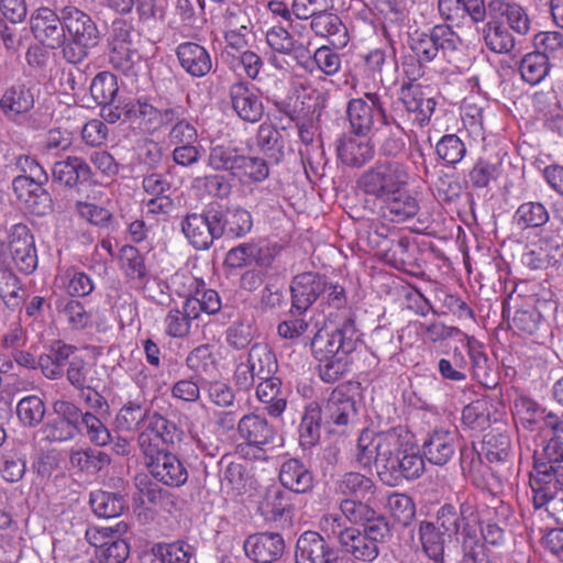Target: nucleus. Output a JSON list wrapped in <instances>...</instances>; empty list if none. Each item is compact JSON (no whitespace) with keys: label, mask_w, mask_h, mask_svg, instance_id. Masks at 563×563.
<instances>
[{"label":"nucleus","mask_w":563,"mask_h":563,"mask_svg":"<svg viewBox=\"0 0 563 563\" xmlns=\"http://www.w3.org/2000/svg\"><path fill=\"white\" fill-rule=\"evenodd\" d=\"M563 256V246L553 238H541L531 243L522 254V263L530 269H547Z\"/></svg>","instance_id":"obj_22"},{"label":"nucleus","mask_w":563,"mask_h":563,"mask_svg":"<svg viewBox=\"0 0 563 563\" xmlns=\"http://www.w3.org/2000/svg\"><path fill=\"white\" fill-rule=\"evenodd\" d=\"M148 410L144 402L140 400H129L118 411L115 416V426L123 431H133L147 419Z\"/></svg>","instance_id":"obj_60"},{"label":"nucleus","mask_w":563,"mask_h":563,"mask_svg":"<svg viewBox=\"0 0 563 563\" xmlns=\"http://www.w3.org/2000/svg\"><path fill=\"white\" fill-rule=\"evenodd\" d=\"M455 437L445 429H434L422 444L424 459L433 465L448 464L455 454Z\"/></svg>","instance_id":"obj_25"},{"label":"nucleus","mask_w":563,"mask_h":563,"mask_svg":"<svg viewBox=\"0 0 563 563\" xmlns=\"http://www.w3.org/2000/svg\"><path fill=\"white\" fill-rule=\"evenodd\" d=\"M242 150L230 144H213L209 150L208 166L216 172H228L233 175Z\"/></svg>","instance_id":"obj_49"},{"label":"nucleus","mask_w":563,"mask_h":563,"mask_svg":"<svg viewBox=\"0 0 563 563\" xmlns=\"http://www.w3.org/2000/svg\"><path fill=\"white\" fill-rule=\"evenodd\" d=\"M71 467L85 472H99L111 462L110 456L93 449H79L71 451L69 456Z\"/></svg>","instance_id":"obj_56"},{"label":"nucleus","mask_w":563,"mask_h":563,"mask_svg":"<svg viewBox=\"0 0 563 563\" xmlns=\"http://www.w3.org/2000/svg\"><path fill=\"white\" fill-rule=\"evenodd\" d=\"M179 429L158 412H153L146 419L144 430L137 437L143 455H152L162 451L161 444H174L179 437Z\"/></svg>","instance_id":"obj_11"},{"label":"nucleus","mask_w":563,"mask_h":563,"mask_svg":"<svg viewBox=\"0 0 563 563\" xmlns=\"http://www.w3.org/2000/svg\"><path fill=\"white\" fill-rule=\"evenodd\" d=\"M90 505L98 517L114 518L122 515L125 500L120 494L96 490L90 494Z\"/></svg>","instance_id":"obj_55"},{"label":"nucleus","mask_w":563,"mask_h":563,"mask_svg":"<svg viewBox=\"0 0 563 563\" xmlns=\"http://www.w3.org/2000/svg\"><path fill=\"white\" fill-rule=\"evenodd\" d=\"M62 31L68 35H93L96 25L89 15L76 8H67L64 11L60 25Z\"/></svg>","instance_id":"obj_63"},{"label":"nucleus","mask_w":563,"mask_h":563,"mask_svg":"<svg viewBox=\"0 0 563 563\" xmlns=\"http://www.w3.org/2000/svg\"><path fill=\"white\" fill-rule=\"evenodd\" d=\"M9 249L16 268L25 274H32L38 264L34 236L26 224L12 225L9 234Z\"/></svg>","instance_id":"obj_13"},{"label":"nucleus","mask_w":563,"mask_h":563,"mask_svg":"<svg viewBox=\"0 0 563 563\" xmlns=\"http://www.w3.org/2000/svg\"><path fill=\"white\" fill-rule=\"evenodd\" d=\"M358 336L353 319L346 318L333 331L320 329L310 340V349L316 360H322L339 352H354Z\"/></svg>","instance_id":"obj_7"},{"label":"nucleus","mask_w":563,"mask_h":563,"mask_svg":"<svg viewBox=\"0 0 563 563\" xmlns=\"http://www.w3.org/2000/svg\"><path fill=\"white\" fill-rule=\"evenodd\" d=\"M47 181L19 175L12 180V189L18 201L33 214H45L49 209L51 198L44 186Z\"/></svg>","instance_id":"obj_15"},{"label":"nucleus","mask_w":563,"mask_h":563,"mask_svg":"<svg viewBox=\"0 0 563 563\" xmlns=\"http://www.w3.org/2000/svg\"><path fill=\"white\" fill-rule=\"evenodd\" d=\"M46 412L45 402L36 395H29L20 399L16 405V415L24 427L38 426Z\"/></svg>","instance_id":"obj_58"},{"label":"nucleus","mask_w":563,"mask_h":563,"mask_svg":"<svg viewBox=\"0 0 563 563\" xmlns=\"http://www.w3.org/2000/svg\"><path fill=\"white\" fill-rule=\"evenodd\" d=\"M549 220L548 209L539 201L522 202L514 213V223L521 230L541 228Z\"/></svg>","instance_id":"obj_46"},{"label":"nucleus","mask_w":563,"mask_h":563,"mask_svg":"<svg viewBox=\"0 0 563 563\" xmlns=\"http://www.w3.org/2000/svg\"><path fill=\"white\" fill-rule=\"evenodd\" d=\"M229 96L233 110L243 121L255 123L264 114V106L260 97L244 81L231 85Z\"/></svg>","instance_id":"obj_21"},{"label":"nucleus","mask_w":563,"mask_h":563,"mask_svg":"<svg viewBox=\"0 0 563 563\" xmlns=\"http://www.w3.org/2000/svg\"><path fill=\"white\" fill-rule=\"evenodd\" d=\"M490 407L486 397L473 400L462 410V426L475 432L486 430L490 426Z\"/></svg>","instance_id":"obj_45"},{"label":"nucleus","mask_w":563,"mask_h":563,"mask_svg":"<svg viewBox=\"0 0 563 563\" xmlns=\"http://www.w3.org/2000/svg\"><path fill=\"white\" fill-rule=\"evenodd\" d=\"M340 511L347 521L353 525H362L364 528L379 521L387 523L385 518L368 505L367 500L364 503L351 498L343 499L340 504Z\"/></svg>","instance_id":"obj_42"},{"label":"nucleus","mask_w":563,"mask_h":563,"mask_svg":"<svg viewBox=\"0 0 563 563\" xmlns=\"http://www.w3.org/2000/svg\"><path fill=\"white\" fill-rule=\"evenodd\" d=\"M0 107L8 115L25 113L34 107V96L24 85L12 86L0 99Z\"/></svg>","instance_id":"obj_47"},{"label":"nucleus","mask_w":563,"mask_h":563,"mask_svg":"<svg viewBox=\"0 0 563 563\" xmlns=\"http://www.w3.org/2000/svg\"><path fill=\"white\" fill-rule=\"evenodd\" d=\"M445 536L438 530L432 521H421L419 539L422 550L433 563H444Z\"/></svg>","instance_id":"obj_43"},{"label":"nucleus","mask_w":563,"mask_h":563,"mask_svg":"<svg viewBox=\"0 0 563 563\" xmlns=\"http://www.w3.org/2000/svg\"><path fill=\"white\" fill-rule=\"evenodd\" d=\"M211 222L214 224L218 239L227 236L239 239L246 235L252 227V214L240 206L222 207L210 206Z\"/></svg>","instance_id":"obj_12"},{"label":"nucleus","mask_w":563,"mask_h":563,"mask_svg":"<svg viewBox=\"0 0 563 563\" xmlns=\"http://www.w3.org/2000/svg\"><path fill=\"white\" fill-rule=\"evenodd\" d=\"M411 441L410 433L404 428H393L377 433V446L379 448L378 476L384 482H389L387 476L393 477L395 473V461Z\"/></svg>","instance_id":"obj_14"},{"label":"nucleus","mask_w":563,"mask_h":563,"mask_svg":"<svg viewBox=\"0 0 563 563\" xmlns=\"http://www.w3.org/2000/svg\"><path fill=\"white\" fill-rule=\"evenodd\" d=\"M280 484L297 494L309 492L313 486V476L305 464L297 459H288L279 470Z\"/></svg>","instance_id":"obj_35"},{"label":"nucleus","mask_w":563,"mask_h":563,"mask_svg":"<svg viewBox=\"0 0 563 563\" xmlns=\"http://www.w3.org/2000/svg\"><path fill=\"white\" fill-rule=\"evenodd\" d=\"M148 473L157 482L172 488H178L188 481L185 463L174 453L162 450L152 455H144Z\"/></svg>","instance_id":"obj_9"},{"label":"nucleus","mask_w":563,"mask_h":563,"mask_svg":"<svg viewBox=\"0 0 563 563\" xmlns=\"http://www.w3.org/2000/svg\"><path fill=\"white\" fill-rule=\"evenodd\" d=\"M256 146L262 153L276 162L284 155V141L278 129L271 122L260 124L255 137Z\"/></svg>","instance_id":"obj_50"},{"label":"nucleus","mask_w":563,"mask_h":563,"mask_svg":"<svg viewBox=\"0 0 563 563\" xmlns=\"http://www.w3.org/2000/svg\"><path fill=\"white\" fill-rule=\"evenodd\" d=\"M210 218L211 208L209 207L202 213L187 214L181 221V230L196 250H209L218 239Z\"/></svg>","instance_id":"obj_20"},{"label":"nucleus","mask_w":563,"mask_h":563,"mask_svg":"<svg viewBox=\"0 0 563 563\" xmlns=\"http://www.w3.org/2000/svg\"><path fill=\"white\" fill-rule=\"evenodd\" d=\"M496 515V508L484 506L476 508V512L473 517L472 525L474 528L478 526L484 542L492 547H500L506 541V534L504 528H501L494 519Z\"/></svg>","instance_id":"obj_41"},{"label":"nucleus","mask_w":563,"mask_h":563,"mask_svg":"<svg viewBox=\"0 0 563 563\" xmlns=\"http://www.w3.org/2000/svg\"><path fill=\"white\" fill-rule=\"evenodd\" d=\"M118 91L117 76L110 71L98 73L90 84V95L98 104L112 103Z\"/></svg>","instance_id":"obj_59"},{"label":"nucleus","mask_w":563,"mask_h":563,"mask_svg":"<svg viewBox=\"0 0 563 563\" xmlns=\"http://www.w3.org/2000/svg\"><path fill=\"white\" fill-rule=\"evenodd\" d=\"M399 99L405 109L413 114L412 120L418 126L429 123L437 103L432 97L426 96L420 84L402 82Z\"/></svg>","instance_id":"obj_19"},{"label":"nucleus","mask_w":563,"mask_h":563,"mask_svg":"<svg viewBox=\"0 0 563 563\" xmlns=\"http://www.w3.org/2000/svg\"><path fill=\"white\" fill-rule=\"evenodd\" d=\"M462 563H481L485 544L477 537L474 526L468 522L462 527Z\"/></svg>","instance_id":"obj_64"},{"label":"nucleus","mask_w":563,"mask_h":563,"mask_svg":"<svg viewBox=\"0 0 563 563\" xmlns=\"http://www.w3.org/2000/svg\"><path fill=\"white\" fill-rule=\"evenodd\" d=\"M461 2L464 13L461 21L463 26H474V30L483 35L503 34V22L494 20L489 10L486 11L484 0H461Z\"/></svg>","instance_id":"obj_24"},{"label":"nucleus","mask_w":563,"mask_h":563,"mask_svg":"<svg viewBox=\"0 0 563 563\" xmlns=\"http://www.w3.org/2000/svg\"><path fill=\"white\" fill-rule=\"evenodd\" d=\"M352 352H339L330 357L318 361L319 377L322 382L333 384L351 371Z\"/></svg>","instance_id":"obj_52"},{"label":"nucleus","mask_w":563,"mask_h":563,"mask_svg":"<svg viewBox=\"0 0 563 563\" xmlns=\"http://www.w3.org/2000/svg\"><path fill=\"white\" fill-rule=\"evenodd\" d=\"M269 173V166L265 158L242 153L232 176L244 185H254L267 179Z\"/></svg>","instance_id":"obj_40"},{"label":"nucleus","mask_w":563,"mask_h":563,"mask_svg":"<svg viewBox=\"0 0 563 563\" xmlns=\"http://www.w3.org/2000/svg\"><path fill=\"white\" fill-rule=\"evenodd\" d=\"M54 417L44 426L43 432L52 442H64L74 439L80 431L79 423L82 411L68 400H56L53 404Z\"/></svg>","instance_id":"obj_8"},{"label":"nucleus","mask_w":563,"mask_h":563,"mask_svg":"<svg viewBox=\"0 0 563 563\" xmlns=\"http://www.w3.org/2000/svg\"><path fill=\"white\" fill-rule=\"evenodd\" d=\"M423 471L424 456L419 454L417 445L410 441L395 461V473L393 477L401 475L407 479H415L418 478Z\"/></svg>","instance_id":"obj_51"},{"label":"nucleus","mask_w":563,"mask_h":563,"mask_svg":"<svg viewBox=\"0 0 563 563\" xmlns=\"http://www.w3.org/2000/svg\"><path fill=\"white\" fill-rule=\"evenodd\" d=\"M494 20L506 16L509 27L519 35H526L530 31L531 21L526 10L517 4L506 0H489L487 3Z\"/></svg>","instance_id":"obj_36"},{"label":"nucleus","mask_w":563,"mask_h":563,"mask_svg":"<svg viewBox=\"0 0 563 563\" xmlns=\"http://www.w3.org/2000/svg\"><path fill=\"white\" fill-rule=\"evenodd\" d=\"M521 78L529 85L541 82L550 70L549 56L540 51L527 54L520 64Z\"/></svg>","instance_id":"obj_54"},{"label":"nucleus","mask_w":563,"mask_h":563,"mask_svg":"<svg viewBox=\"0 0 563 563\" xmlns=\"http://www.w3.org/2000/svg\"><path fill=\"white\" fill-rule=\"evenodd\" d=\"M256 397L265 406L264 409L271 417H280L286 410L287 399L278 377L260 380L256 387Z\"/></svg>","instance_id":"obj_37"},{"label":"nucleus","mask_w":563,"mask_h":563,"mask_svg":"<svg viewBox=\"0 0 563 563\" xmlns=\"http://www.w3.org/2000/svg\"><path fill=\"white\" fill-rule=\"evenodd\" d=\"M529 485L536 509L547 506L561 492L549 464L534 466L533 471L530 472Z\"/></svg>","instance_id":"obj_27"},{"label":"nucleus","mask_w":563,"mask_h":563,"mask_svg":"<svg viewBox=\"0 0 563 563\" xmlns=\"http://www.w3.org/2000/svg\"><path fill=\"white\" fill-rule=\"evenodd\" d=\"M59 321L71 331H85L96 325L92 309L78 299L59 298L55 302Z\"/></svg>","instance_id":"obj_23"},{"label":"nucleus","mask_w":563,"mask_h":563,"mask_svg":"<svg viewBox=\"0 0 563 563\" xmlns=\"http://www.w3.org/2000/svg\"><path fill=\"white\" fill-rule=\"evenodd\" d=\"M325 418L329 423L345 427L356 415L355 400L347 394L345 385L336 386L325 404Z\"/></svg>","instance_id":"obj_29"},{"label":"nucleus","mask_w":563,"mask_h":563,"mask_svg":"<svg viewBox=\"0 0 563 563\" xmlns=\"http://www.w3.org/2000/svg\"><path fill=\"white\" fill-rule=\"evenodd\" d=\"M76 352H78V349L75 345L63 341L54 342L48 353L38 357V366L43 375L48 379L63 377L66 366Z\"/></svg>","instance_id":"obj_30"},{"label":"nucleus","mask_w":563,"mask_h":563,"mask_svg":"<svg viewBox=\"0 0 563 563\" xmlns=\"http://www.w3.org/2000/svg\"><path fill=\"white\" fill-rule=\"evenodd\" d=\"M365 135H344L336 147L341 162L351 167H361L374 157V145Z\"/></svg>","instance_id":"obj_28"},{"label":"nucleus","mask_w":563,"mask_h":563,"mask_svg":"<svg viewBox=\"0 0 563 563\" xmlns=\"http://www.w3.org/2000/svg\"><path fill=\"white\" fill-rule=\"evenodd\" d=\"M377 216L384 223L400 224L412 220L420 211L416 195L408 187L389 195L376 205Z\"/></svg>","instance_id":"obj_10"},{"label":"nucleus","mask_w":563,"mask_h":563,"mask_svg":"<svg viewBox=\"0 0 563 563\" xmlns=\"http://www.w3.org/2000/svg\"><path fill=\"white\" fill-rule=\"evenodd\" d=\"M321 408L312 401L305 407L299 424V444L303 450L316 446L321 434Z\"/></svg>","instance_id":"obj_39"},{"label":"nucleus","mask_w":563,"mask_h":563,"mask_svg":"<svg viewBox=\"0 0 563 563\" xmlns=\"http://www.w3.org/2000/svg\"><path fill=\"white\" fill-rule=\"evenodd\" d=\"M238 434L243 440L236 445V453L249 461L266 460V446L275 440L276 429L257 413H246L238 421Z\"/></svg>","instance_id":"obj_3"},{"label":"nucleus","mask_w":563,"mask_h":563,"mask_svg":"<svg viewBox=\"0 0 563 563\" xmlns=\"http://www.w3.org/2000/svg\"><path fill=\"white\" fill-rule=\"evenodd\" d=\"M368 244L377 257L397 269H406L412 263L410 238L396 227L384 222L373 223Z\"/></svg>","instance_id":"obj_1"},{"label":"nucleus","mask_w":563,"mask_h":563,"mask_svg":"<svg viewBox=\"0 0 563 563\" xmlns=\"http://www.w3.org/2000/svg\"><path fill=\"white\" fill-rule=\"evenodd\" d=\"M410 174L408 166L398 161L376 163L358 179L360 189L374 198L375 205L404 187H408Z\"/></svg>","instance_id":"obj_2"},{"label":"nucleus","mask_w":563,"mask_h":563,"mask_svg":"<svg viewBox=\"0 0 563 563\" xmlns=\"http://www.w3.org/2000/svg\"><path fill=\"white\" fill-rule=\"evenodd\" d=\"M384 96L378 89L366 91L361 97L352 98L347 102V120L354 134L367 135L375 124H388Z\"/></svg>","instance_id":"obj_4"},{"label":"nucleus","mask_w":563,"mask_h":563,"mask_svg":"<svg viewBox=\"0 0 563 563\" xmlns=\"http://www.w3.org/2000/svg\"><path fill=\"white\" fill-rule=\"evenodd\" d=\"M91 177L90 166L80 157L69 156L54 164L53 179L67 187H75Z\"/></svg>","instance_id":"obj_38"},{"label":"nucleus","mask_w":563,"mask_h":563,"mask_svg":"<svg viewBox=\"0 0 563 563\" xmlns=\"http://www.w3.org/2000/svg\"><path fill=\"white\" fill-rule=\"evenodd\" d=\"M388 532V523L380 521L364 528L363 531L351 527L342 534L340 545L342 551L354 560L372 562L378 556V544Z\"/></svg>","instance_id":"obj_6"},{"label":"nucleus","mask_w":563,"mask_h":563,"mask_svg":"<svg viewBox=\"0 0 563 563\" xmlns=\"http://www.w3.org/2000/svg\"><path fill=\"white\" fill-rule=\"evenodd\" d=\"M22 291L20 278L10 268H0V298L9 309L20 307Z\"/></svg>","instance_id":"obj_61"},{"label":"nucleus","mask_w":563,"mask_h":563,"mask_svg":"<svg viewBox=\"0 0 563 563\" xmlns=\"http://www.w3.org/2000/svg\"><path fill=\"white\" fill-rule=\"evenodd\" d=\"M247 361L258 380L275 378L278 363L275 353L264 343H255L247 354Z\"/></svg>","instance_id":"obj_44"},{"label":"nucleus","mask_w":563,"mask_h":563,"mask_svg":"<svg viewBox=\"0 0 563 563\" xmlns=\"http://www.w3.org/2000/svg\"><path fill=\"white\" fill-rule=\"evenodd\" d=\"M128 531L123 521L113 527H90L86 530L87 542L96 548L100 563H124L130 555V544L121 538Z\"/></svg>","instance_id":"obj_5"},{"label":"nucleus","mask_w":563,"mask_h":563,"mask_svg":"<svg viewBox=\"0 0 563 563\" xmlns=\"http://www.w3.org/2000/svg\"><path fill=\"white\" fill-rule=\"evenodd\" d=\"M325 289L323 277L313 272H305L294 277L291 291V310L303 314Z\"/></svg>","instance_id":"obj_16"},{"label":"nucleus","mask_w":563,"mask_h":563,"mask_svg":"<svg viewBox=\"0 0 563 563\" xmlns=\"http://www.w3.org/2000/svg\"><path fill=\"white\" fill-rule=\"evenodd\" d=\"M176 54L181 67L192 77H203L211 70V57L199 44L183 43L177 47Z\"/></svg>","instance_id":"obj_33"},{"label":"nucleus","mask_w":563,"mask_h":563,"mask_svg":"<svg viewBox=\"0 0 563 563\" xmlns=\"http://www.w3.org/2000/svg\"><path fill=\"white\" fill-rule=\"evenodd\" d=\"M285 549L284 539L276 532L254 533L244 541V552L256 563H272L278 560Z\"/></svg>","instance_id":"obj_18"},{"label":"nucleus","mask_w":563,"mask_h":563,"mask_svg":"<svg viewBox=\"0 0 563 563\" xmlns=\"http://www.w3.org/2000/svg\"><path fill=\"white\" fill-rule=\"evenodd\" d=\"M336 489L344 496H353L367 501L371 500L376 492V487L372 478L357 472L344 474L338 482Z\"/></svg>","instance_id":"obj_48"},{"label":"nucleus","mask_w":563,"mask_h":563,"mask_svg":"<svg viewBox=\"0 0 563 563\" xmlns=\"http://www.w3.org/2000/svg\"><path fill=\"white\" fill-rule=\"evenodd\" d=\"M484 109L474 102L464 101L461 119L467 135L474 141L485 140Z\"/></svg>","instance_id":"obj_62"},{"label":"nucleus","mask_w":563,"mask_h":563,"mask_svg":"<svg viewBox=\"0 0 563 563\" xmlns=\"http://www.w3.org/2000/svg\"><path fill=\"white\" fill-rule=\"evenodd\" d=\"M194 301L184 300L181 308L172 307L164 317V333L170 339L187 338L192 328V322L198 319Z\"/></svg>","instance_id":"obj_31"},{"label":"nucleus","mask_w":563,"mask_h":563,"mask_svg":"<svg viewBox=\"0 0 563 563\" xmlns=\"http://www.w3.org/2000/svg\"><path fill=\"white\" fill-rule=\"evenodd\" d=\"M139 57L132 37H112L110 42V63L123 73L133 68L135 58Z\"/></svg>","instance_id":"obj_53"},{"label":"nucleus","mask_w":563,"mask_h":563,"mask_svg":"<svg viewBox=\"0 0 563 563\" xmlns=\"http://www.w3.org/2000/svg\"><path fill=\"white\" fill-rule=\"evenodd\" d=\"M55 284L70 297L69 299L87 297L95 289L92 278L74 266L58 268Z\"/></svg>","instance_id":"obj_32"},{"label":"nucleus","mask_w":563,"mask_h":563,"mask_svg":"<svg viewBox=\"0 0 563 563\" xmlns=\"http://www.w3.org/2000/svg\"><path fill=\"white\" fill-rule=\"evenodd\" d=\"M405 331H413L416 334L421 335L424 340L437 343L448 340L450 338L462 334V331L457 327H449L441 322L423 323L420 321L411 322L408 324Z\"/></svg>","instance_id":"obj_57"},{"label":"nucleus","mask_w":563,"mask_h":563,"mask_svg":"<svg viewBox=\"0 0 563 563\" xmlns=\"http://www.w3.org/2000/svg\"><path fill=\"white\" fill-rule=\"evenodd\" d=\"M119 264L124 276L136 287H144L150 280L144 255L132 245H124L119 252Z\"/></svg>","instance_id":"obj_34"},{"label":"nucleus","mask_w":563,"mask_h":563,"mask_svg":"<svg viewBox=\"0 0 563 563\" xmlns=\"http://www.w3.org/2000/svg\"><path fill=\"white\" fill-rule=\"evenodd\" d=\"M296 563H338V552L316 531L303 532L296 543Z\"/></svg>","instance_id":"obj_17"},{"label":"nucleus","mask_w":563,"mask_h":563,"mask_svg":"<svg viewBox=\"0 0 563 563\" xmlns=\"http://www.w3.org/2000/svg\"><path fill=\"white\" fill-rule=\"evenodd\" d=\"M475 512L476 508L467 501L461 504L459 511L453 505L444 504L439 508L434 523L439 531L451 539L462 532L465 523H472Z\"/></svg>","instance_id":"obj_26"}]
</instances>
